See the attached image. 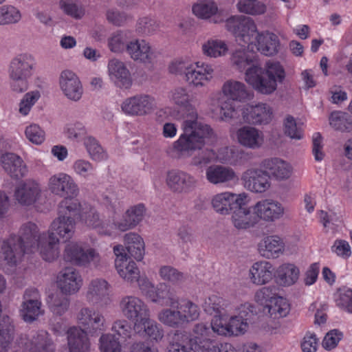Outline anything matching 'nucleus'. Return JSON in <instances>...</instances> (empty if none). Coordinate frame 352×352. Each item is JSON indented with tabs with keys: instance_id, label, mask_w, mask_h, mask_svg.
I'll use <instances>...</instances> for the list:
<instances>
[{
	"instance_id": "f257e3e1",
	"label": "nucleus",
	"mask_w": 352,
	"mask_h": 352,
	"mask_svg": "<svg viewBox=\"0 0 352 352\" xmlns=\"http://www.w3.org/2000/svg\"><path fill=\"white\" fill-rule=\"evenodd\" d=\"M169 101L174 107L164 109V113L173 120L184 118L182 124L183 133L174 142L173 148L179 152L201 149L210 140L215 138L212 128L198 120L197 110L192 104V98L186 87H177L168 93Z\"/></svg>"
},
{
	"instance_id": "f03ea898",
	"label": "nucleus",
	"mask_w": 352,
	"mask_h": 352,
	"mask_svg": "<svg viewBox=\"0 0 352 352\" xmlns=\"http://www.w3.org/2000/svg\"><path fill=\"white\" fill-rule=\"evenodd\" d=\"M231 65L244 72V81L257 93L272 95L286 78L285 68L278 60H268L262 67L256 56L244 48L234 50L230 56Z\"/></svg>"
},
{
	"instance_id": "7ed1b4c3",
	"label": "nucleus",
	"mask_w": 352,
	"mask_h": 352,
	"mask_svg": "<svg viewBox=\"0 0 352 352\" xmlns=\"http://www.w3.org/2000/svg\"><path fill=\"white\" fill-rule=\"evenodd\" d=\"M168 70L173 75H183L188 85L195 88L206 86L214 77V69L211 64L192 61L187 57L172 60L168 65Z\"/></svg>"
},
{
	"instance_id": "20e7f679",
	"label": "nucleus",
	"mask_w": 352,
	"mask_h": 352,
	"mask_svg": "<svg viewBox=\"0 0 352 352\" xmlns=\"http://www.w3.org/2000/svg\"><path fill=\"white\" fill-rule=\"evenodd\" d=\"M220 94L224 100L219 101V119L229 122L237 118V108L234 102L245 103L252 98L253 95L242 81L229 78L220 88Z\"/></svg>"
},
{
	"instance_id": "39448f33",
	"label": "nucleus",
	"mask_w": 352,
	"mask_h": 352,
	"mask_svg": "<svg viewBox=\"0 0 352 352\" xmlns=\"http://www.w3.org/2000/svg\"><path fill=\"white\" fill-rule=\"evenodd\" d=\"M76 231V221L74 219L69 215L59 214L54 219L46 232L47 236H43L44 239H47L48 249H43V252L48 258H51L52 261L56 259L59 255V243L60 239L63 241H69L74 235Z\"/></svg>"
},
{
	"instance_id": "423d86ee",
	"label": "nucleus",
	"mask_w": 352,
	"mask_h": 352,
	"mask_svg": "<svg viewBox=\"0 0 352 352\" xmlns=\"http://www.w3.org/2000/svg\"><path fill=\"white\" fill-rule=\"evenodd\" d=\"M226 28L235 37L239 45H254L261 32L254 21L250 17L241 15L232 16L226 21Z\"/></svg>"
},
{
	"instance_id": "0eeeda50",
	"label": "nucleus",
	"mask_w": 352,
	"mask_h": 352,
	"mask_svg": "<svg viewBox=\"0 0 352 352\" xmlns=\"http://www.w3.org/2000/svg\"><path fill=\"white\" fill-rule=\"evenodd\" d=\"M44 236H47L46 232L41 233L34 223L27 222L21 226L17 236L27 253L38 250L42 258L45 261L50 262L52 261L51 258H48V256L43 252V249H48V241L47 239H43Z\"/></svg>"
},
{
	"instance_id": "6e6552de",
	"label": "nucleus",
	"mask_w": 352,
	"mask_h": 352,
	"mask_svg": "<svg viewBox=\"0 0 352 352\" xmlns=\"http://www.w3.org/2000/svg\"><path fill=\"white\" fill-rule=\"evenodd\" d=\"M63 259L78 267H87L91 264L98 267L100 263V256L94 248L85 249L80 243L69 241L65 246Z\"/></svg>"
},
{
	"instance_id": "1a4fd4ad",
	"label": "nucleus",
	"mask_w": 352,
	"mask_h": 352,
	"mask_svg": "<svg viewBox=\"0 0 352 352\" xmlns=\"http://www.w3.org/2000/svg\"><path fill=\"white\" fill-rule=\"evenodd\" d=\"M156 106L153 96L138 94L126 98L120 104L122 112L129 116H144L151 113Z\"/></svg>"
},
{
	"instance_id": "9d476101",
	"label": "nucleus",
	"mask_w": 352,
	"mask_h": 352,
	"mask_svg": "<svg viewBox=\"0 0 352 352\" xmlns=\"http://www.w3.org/2000/svg\"><path fill=\"white\" fill-rule=\"evenodd\" d=\"M107 74L109 81L122 90L130 89L133 85L131 73L126 63L117 58L108 60Z\"/></svg>"
},
{
	"instance_id": "9b49d317",
	"label": "nucleus",
	"mask_w": 352,
	"mask_h": 352,
	"mask_svg": "<svg viewBox=\"0 0 352 352\" xmlns=\"http://www.w3.org/2000/svg\"><path fill=\"white\" fill-rule=\"evenodd\" d=\"M58 86L64 97L72 102L82 98L84 89L78 76L71 69L63 70L58 76Z\"/></svg>"
},
{
	"instance_id": "f8f14e48",
	"label": "nucleus",
	"mask_w": 352,
	"mask_h": 352,
	"mask_svg": "<svg viewBox=\"0 0 352 352\" xmlns=\"http://www.w3.org/2000/svg\"><path fill=\"white\" fill-rule=\"evenodd\" d=\"M17 344L22 345L30 352H54L53 342L46 331H32L28 334L21 335Z\"/></svg>"
},
{
	"instance_id": "ddd939ff",
	"label": "nucleus",
	"mask_w": 352,
	"mask_h": 352,
	"mask_svg": "<svg viewBox=\"0 0 352 352\" xmlns=\"http://www.w3.org/2000/svg\"><path fill=\"white\" fill-rule=\"evenodd\" d=\"M111 285L104 278L91 279L86 288L85 298L87 301L94 305L104 307L111 303Z\"/></svg>"
},
{
	"instance_id": "4468645a",
	"label": "nucleus",
	"mask_w": 352,
	"mask_h": 352,
	"mask_svg": "<svg viewBox=\"0 0 352 352\" xmlns=\"http://www.w3.org/2000/svg\"><path fill=\"white\" fill-rule=\"evenodd\" d=\"M113 250L116 256L115 267L120 276L129 283L137 282L140 277V270L136 263L129 258L124 246L117 245Z\"/></svg>"
},
{
	"instance_id": "2eb2a0df",
	"label": "nucleus",
	"mask_w": 352,
	"mask_h": 352,
	"mask_svg": "<svg viewBox=\"0 0 352 352\" xmlns=\"http://www.w3.org/2000/svg\"><path fill=\"white\" fill-rule=\"evenodd\" d=\"M120 309L122 315L129 320L139 324L150 316L147 305L140 298L134 296H126L120 302Z\"/></svg>"
},
{
	"instance_id": "dca6fc26",
	"label": "nucleus",
	"mask_w": 352,
	"mask_h": 352,
	"mask_svg": "<svg viewBox=\"0 0 352 352\" xmlns=\"http://www.w3.org/2000/svg\"><path fill=\"white\" fill-rule=\"evenodd\" d=\"M126 54L135 62L144 65L153 63L157 56L156 50L147 40L134 38L127 43Z\"/></svg>"
},
{
	"instance_id": "f3484780",
	"label": "nucleus",
	"mask_w": 352,
	"mask_h": 352,
	"mask_svg": "<svg viewBox=\"0 0 352 352\" xmlns=\"http://www.w3.org/2000/svg\"><path fill=\"white\" fill-rule=\"evenodd\" d=\"M76 319L84 330L91 336L104 331L107 328L106 319L98 311L89 307H82L78 311Z\"/></svg>"
},
{
	"instance_id": "a211bd4d",
	"label": "nucleus",
	"mask_w": 352,
	"mask_h": 352,
	"mask_svg": "<svg viewBox=\"0 0 352 352\" xmlns=\"http://www.w3.org/2000/svg\"><path fill=\"white\" fill-rule=\"evenodd\" d=\"M41 295L36 289H26L23 295L21 314L23 319L32 322L43 315Z\"/></svg>"
},
{
	"instance_id": "6ab92c4d",
	"label": "nucleus",
	"mask_w": 352,
	"mask_h": 352,
	"mask_svg": "<svg viewBox=\"0 0 352 352\" xmlns=\"http://www.w3.org/2000/svg\"><path fill=\"white\" fill-rule=\"evenodd\" d=\"M252 210L258 217V222L259 220H263L272 223L281 219L285 214V208L283 204L272 199L258 201L252 206Z\"/></svg>"
},
{
	"instance_id": "aec40b11",
	"label": "nucleus",
	"mask_w": 352,
	"mask_h": 352,
	"mask_svg": "<svg viewBox=\"0 0 352 352\" xmlns=\"http://www.w3.org/2000/svg\"><path fill=\"white\" fill-rule=\"evenodd\" d=\"M241 116L245 122L252 124H267L273 118L272 107L263 102L255 105L247 104L241 109Z\"/></svg>"
},
{
	"instance_id": "412c9836",
	"label": "nucleus",
	"mask_w": 352,
	"mask_h": 352,
	"mask_svg": "<svg viewBox=\"0 0 352 352\" xmlns=\"http://www.w3.org/2000/svg\"><path fill=\"white\" fill-rule=\"evenodd\" d=\"M248 196L245 195V197L236 205V208L230 214L233 226L239 230L248 229L258 223V217L252 210V208L248 206Z\"/></svg>"
},
{
	"instance_id": "4be33fe9",
	"label": "nucleus",
	"mask_w": 352,
	"mask_h": 352,
	"mask_svg": "<svg viewBox=\"0 0 352 352\" xmlns=\"http://www.w3.org/2000/svg\"><path fill=\"white\" fill-rule=\"evenodd\" d=\"M166 183L174 192L188 193L197 186V179L188 173L172 170L167 173Z\"/></svg>"
},
{
	"instance_id": "5701e85b",
	"label": "nucleus",
	"mask_w": 352,
	"mask_h": 352,
	"mask_svg": "<svg viewBox=\"0 0 352 352\" xmlns=\"http://www.w3.org/2000/svg\"><path fill=\"white\" fill-rule=\"evenodd\" d=\"M82 278L76 269L72 267L63 268L58 274L57 286L65 295L77 293L82 286Z\"/></svg>"
},
{
	"instance_id": "b1692460",
	"label": "nucleus",
	"mask_w": 352,
	"mask_h": 352,
	"mask_svg": "<svg viewBox=\"0 0 352 352\" xmlns=\"http://www.w3.org/2000/svg\"><path fill=\"white\" fill-rule=\"evenodd\" d=\"M79 215L82 222L89 227L96 229L99 234L111 236L113 234L115 223H110L103 221L94 207L85 205L80 210Z\"/></svg>"
},
{
	"instance_id": "393cba45",
	"label": "nucleus",
	"mask_w": 352,
	"mask_h": 352,
	"mask_svg": "<svg viewBox=\"0 0 352 352\" xmlns=\"http://www.w3.org/2000/svg\"><path fill=\"white\" fill-rule=\"evenodd\" d=\"M48 188L52 193L61 197H74L78 192L77 185L69 175L64 173L52 175L49 179Z\"/></svg>"
},
{
	"instance_id": "a878e982",
	"label": "nucleus",
	"mask_w": 352,
	"mask_h": 352,
	"mask_svg": "<svg viewBox=\"0 0 352 352\" xmlns=\"http://www.w3.org/2000/svg\"><path fill=\"white\" fill-rule=\"evenodd\" d=\"M245 186L252 192H264L270 187V177L264 168H249L242 176Z\"/></svg>"
},
{
	"instance_id": "bb28decb",
	"label": "nucleus",
	"mask_w": 352,
	"mask_h": 352,
	"mask_svg": "<svg viewBox=\"0 0 352 352\" xmlns=\"http://www.w3.org/2000/svg\"><path fill=\"white\" fill-rule=\"evenodd\" d=\"M192 14L199 19L210 21L214 23L223 21L222 12L212 0H199L192 6Z\"/></svg>"
},
{
	"instance_id": "cd10ccee",
	"label": "nucleus",
	"mask_w": 352,
	"mask_h": 352,
	"mask_svg": "<svg viewBox=\"0 0 352 352\" xmlns=\"http://www.w3.org/2000/svg\"><path fill=\"white\" fill-rule=\"evenodd\" d=\"M261 167L264 168L270 179L277 181H284L289 179L293 171L292 166L286 161L278 157L265 159L261 163Z\"/></svg>"
},
{
	"instance_id": "c85d7f7f",
	"label": "nucleus",
	"mask_w": 352,
	"mask_h": 352,
	"mask_svg": "<svg viewBox=\"0 0 352 352\" xmlns=\"http://www.w3.org/2000/svg\"><path fill=\"white\" fill-rule=\"evenodd\" d=\"M245 193L235 194L223 192L214 195L211 199V205L214 210L221 215L230 214L236 208L237 204L245 197Z\"/></svg>"
},
{
	"instance_id": "c756f323",
	"label": "nucleus",
	"mask_w": 352,
	"mask_h": 352,
	"mask_svg": "<svg viewBox=\"0 0 352 352\" xmlns=\"http://www.w3.org/2000/svg\"><path fill=\"white\" fill-rule=\"evenodd\" d=\"M1 251L4 261L10 266L16 265L21 256L27 253L17 235L15 234H11L3 241Z\"/></svg>"
},
{
	"instance_id": "7c9ffc66",
	"label": "nucleus",
	"mask_w": 352,
	"mask_h": 352,
	"mask_svg": "<svg viewBox=\"0 0 352 352\" xmlns=\"http://www.w3.org/2000/svg\"><path fill=\"white\" fill-rule=\"evenodd\" d=\"M34 56L28 53H23L14 57L10 63L8 74L31 78L35 69Z\"/></svg>"
},
{
	"instance_id": "2f4dec72",
	"label": "nucleus",
	"mask_w": 352,
	"mask_h": 352,
	"mask_svg": "<svg viewBox=\"0 0 352 352\" xmlns=\"http://www.w3.org/2000/svg\"><path fill=\"white\" fill-rule=\"evenodd\" d=\"M146 210L144 204L142 203L131 206L125 212L122 219L115 222V229L125 232L134 228L143 220Z\"/></svg>"
},
{
	"instance_id": "473e14b6",
	"label": "nucleus",
	"mask_w": 352,
	"mask_h": 352,
	"mask_svg": "<svg viewBox=\"0 0 352 352\" xmlns=\"http://www.w3.org/2000/svg\"><path fill=\"white\" fill-rule=\"evenodd\" d=\"M231 135L233 138H236L240 144L250 148H258L264 142L263 133L250 126H242L235 132L234 135L232 133Z\"/></svg>"
},
{
	"instance_id": "72a5a7b5",
	"label": "nucleus",
	"mask_w": 352,
	"mask_h": 352,
	"mask_svg": "<svg viewBox=\"0 0 352 352\" xmlns=\"http://www.w3.org/2000/svg\"><path fill=\"white\" fill-rule=\"evenodd\" d=\"M41 192L38 183L33 180H26L17 186L14 196L21 205L30 206L38 199Z\"/></svg>"
},
{
	"instance_id": "f704fd0d",
	"label": "nucleus",
	"mask_w": 352,
	"mask_h": 352,
	"mask_svg": "<svg viewBox=\"0 0 352 352\" xmlns=\"http://www.w3.org/2000/svg\"><path fill=\"white\" fill-rule=\"evenodd\" d=\"M87 332L79 327H72L67 331V345L69 352H89L91 342Z\"/></svg>"
},
{
	"instance_id": "c9c22d12",
	"label": "nucleus",
	"mask_w": 352,
	"mask_h": 352,
	"mask_svg": "<svg viewBox=\"0 0 352 352\" xmlns=\"http://www.w3.org/2000/svg\"><path fill=\"white\" fill-rule=\"evenodd\" d=\"M201 50L206 58L217 59L227 56L230 52V47L226 40L211 37L202 43Z\"/></svg>"
},
{
	"instance_id": "e433bc0d",
	"label": "nucleus",
	"mask_w": 352,
	"mask_h": 352,
	"mask_svg": "<svg viewBox=\"0 0 352 352\" xmlns=\"http://www.w3.org/2000/svg\"><path fill=\"white\" fill-rule=\"evenodd\" d=\"M273 272V265L270 262H256L249 270V278L254 285H265L272 280Z\"/></svg>"
},
{
	"instance_id": "4c0bfd02",
	"label": "nucleus",
	"mask_w": 352,
	"mask_h": 352,
	"mask_svg": "<svg viewBox=\"0 0 352 352\" xmlns=\"http://www.w3.org/2000/svg\"><path fill=\"white\" fill-rule=\"evenodd\" d=\"M189 340L195 349L205 351L212 344V332L206 324L197 323L192 329V335L189 337Z\"/></svg>"
},
{
	"instance_id": "58836bf2",
	"label": "nucleus",
	"mask_w": 352,
	"mask_h": 352,
	"mask_svg": "<svg viewBox=\"0 0 352 352\" xmlns=\"http://www.w3.org/2000/svg\"><path fill=\"white\" fill-rule=\"evenodd\" d=\"M1 162L4 170L14 179L23 177L27 173V168L19 155H1Z\"/></svg>"
},
{
	"instance_id": "ea45409f",
	"label": "nucleus",
	"mask_w": 352,
	"mask_h": 352,
	"mask_svg": "<svg viewBox=\"0 0 352 352\" xmlns=\"http://www.w3.org/2000/svg\"><path fill=\"white\" fill-rule=\"evenodd\" d=\"M235 177V173L232 168L221 165L210 166L206 170V179L214 185L230 182Z\"/></svg>"
},
{
	"instance_id": "a19ab883",
	"label": "nucleus",
	"mask_w": 352,
	"mask_h": 352,
	"mask_svg": "<svg viewBox=\"0 0 352 352\" xmlns=\"http://www.w3.org/2000/svg\"><path fill=\"white\" fill-rule=\"evenodd\" d=\"M284 249L283 240L278 236L264 238L258 245L260 254L267 258H277Z\"/></svg>"
},
{
	"instance_id": "79ce46f5",
	"label": "nucleus",
	"mask_w": 352,
	"mask_h": 352,
	"mask_svg": "<svg viewBox=\"0 0 352 352\" xmlns=\"http://www.w3.org/2000/svg\"><path fill=\"white\" fill-rule=\"evenodd\" d=\"M255 46L261 54L265 56H273L279 50L280 41L276 34L263 32L258 36Z\"/></svg>"
},
{
	"instance_id": "37998d69",
	"label": "nucleus",
	"mask_w": 352,
	"mask_h": 352,
	"mask_svg": "<svg viewBox=\"0 0 352 352\" xmlns=\"http://www.w3.org/2000/svg\"><path fill=\"white\" fill-rule=\"evenodd\" d=\"M149 300L155 303L174 307L178 302V298L170 286L160 283L155 287L150 294Z\"/></svg>"
},
{
	"instance_id": "c03bdc74",
	"label": "nucleus",
	"mask_w": 352,
	"mask_h": 352,
	"mask_svg": "<svg viewBox=\"0 0 352 352\" xmlns=\"http://www.w3.org/2000/svg\"><path fill=\"white\" fill-rule=\"evenodd\" d=\"M205 312L210 315L227 316L231 310V305L228 300L217 295H212L207 298L203 304Z\"/></svg>"
},
{
	"instance_id": "a18cd8bd",
	"label": "nucleus",
	"mask_w": 352,
	"mask_h": 352,
	"mask_svg": "<svg viewBox=\"0 0 352 352\" xmlns=\"http://www.w3.org/2000/svg\"><path fill=\"white\" fill-rule=\"evenodd\" d=\"M126 253L137 261H141L144 254V243L142 238L136 233L129 232L124 236Z\"/></svg>"
},
{
	"instance_id": "49530a36",
	"label": "nucleus",
	"mask_w": 352,
	"mask_h": 352,
	"mask_svg": "<svg viewBox=\"0 0 352 352\" xmlns=\"http://www.w3.org/2000/svg\"><path fill=\"white\" fill-rule=\"evenodd\" d=\"M276 274L280 285L289 287L295 284L298 280L300 270L294 263H285L278 267Z\"/></svg>"
},
{
	"instance_id": "de8ad7c7",
	"label": "nucleus",
	"mask_w": 352,
	"mask_h": 352,
	"mask_svg": "<svg viewBox=\"0 0 352 352\" xmlns=\"http://www.w3.org/2000/svg\"><path fill=\"white\" fill-rule=\"evenodd\" d=\"M14 327L8 316L0 318V352H8L12 346Z\"/></svg>"
},
{
	"instance_id": "09e8293b",
	"label": "nucleus",
	"mask_w": 352,
	"mask_h": 352,
	"mask_svg": "<svg viewBox=\"0 0 352 352\" xmlns=\"http://www.w3.org/2000/svg\"><path fill=\"white\" fill-rule=\"evenodd\" d=\"M194 345L189 340L188 335L185 332L176 331L171 336L167 352H195Z\"/></svg>"
},
{
	"instance_id": "8fccbe9b",
	"label": "nucleus",
	"mask_w": 352,
	"mask_h": 352,
	"mask_svg": "<svg viewBox=\"0 0 352 352\" xmlns=\"http://www.w3.org/2000/svg\"><path fill=\"white\" fill-rule=\"evenodd\" d=\"M62 292H54L47 298V304L50 310L55 315L63 316L69 307L70 300Z\"/></svg>"
},
{
	"instance_id": "3c124183",
	"label": "nucleus",
	"mask_w": 352,
	"mask_h": 352,
	"mask_svg": "<svg viewBox=\"0 0 352 352\" xmlns=\"http://www.w3.org/2000/svg\"><path fill=\"white\" fill-rule=\"evenodd\" d=\"M181 317L177 305L162 309L157 315V319L162 324L173 328H179L184 325Z\"/></svg>"
},
{
	"instance_id": "603ef678",
	"label": "nucleus",
	"mask_w": 352,
	"mask_h": 352,
	"mask_svg": "<svg viewBox=\"0 0 352 352\" xmlns=\"http://www.w3.org/2000/svg\"><path fill=\"white\" fill-rule=\"evenodd\" d=\"M329 122L336 131L349 132L352 130V117L346 112L333 111L329 117Z\"/></svg>"
},
{
	"instance_id": "864d4df0",
	"label": "nucleus",
	"mask_w": 352,
	"mask_h": 352,
	"mask_svg": "<svg viewBox=\"0 0 352 352\" xmlns=\"http://www.w3.org/2000/svg\"><path fill=\"white\" fill-rule=\"evenodd\" d=\"M128 32L125 30H118L111 33L107 38L109 50L115 54L126 52Z\"/></svg>"
},
{
	"instance_id": "5fc2aeb1",
	"label": "nucleus",
	"mask_w": 352,
	"mask_h": 352,
	"mask_svg": "<svg viewBox=\"0 0 352 352\" xmlns=\"http://www.w3.org/2000/svg\"><path fill=\"white\" fill-rule=\"evenodd\" d=\"M21 10L11 4H2L0 6V26L14 25L21 21Z\"/></svg>"
},
{
	"instance_id": "6e6d98bb",
	"label": "nucleus",
	"mask_w": 352,
	"mask_h": 352,
	"mask_svg": "<svg viewBox=\"0 0 352 352\" xmlns=\"http://www.w3.org/2000/svg\"><path fill=\"white\" fill-rule=\"evenodd\" d=\"M176 305L184 325L198 319L200 310L195 303L185 299L182 300L180 302L178 300V302Z\"/></svg>"
},
{
	"instance_id": "4d7b16f0",
	"label": "nucleus",
	"mask_w": 352,
	"mask_h": 352,
	"mask_svg": "<svg viewBox=\"0 0 352 352\" xmlns=\"http://www.w3.org/2000/svg\"><path fill=\"white\" fill-rule=\"evenodd\" d=\"M41 97V91L34 89L25 94L18 104V112L22 116H27L32 107Z\"/></svg>"
},
{
	"instance_id": "13d9d810",
	"label": "nucleus",
	"mask_w": 352,
	"mask_h": 352,
	"mask_svg": "<svg viewBox=\"0 0 352 352\" xmlns=\"http://www.w3.org/2000/svg\"><path fill=\"white\" fill-rule=\"evenodd\" d=\"M239 12L249 15H261L266 12V5L258 0H240L236 4Z\"/></svg>"
},
{
	"instance_id": "bf43d9fd",
	"label": "nucleus",
	"mask_w": 352,
	"mask_h": 352,
	"mask_svg": "<svg viewBox=\"0 0 352 352\" xmlns=\"http://www.w3.org/2000/svg\"><path fill=\"white\" fill-rule=\"evenodd\" d=\"M159 274L163 280L173 285H179L187 278L186 274L170 265L162 266L159 270Z\"/></svg>"
},
{
	"instance_id": "052dcab7",
	"label": "nucleus",
	"mask_w": 352,
	"mask_h": 352,
	"mask_svg": "<svg viewBox=\"0 0 352 352\" xmlns=\"http://www.w3.org/2000/svg\"><path fill=\"white\" fill-rule=\"evenodd\" d=\"M267 312L274 318L285 317L289 312V305L287 300L281 297L277 296L274 301L267 307Z\"/></svg>"
},
{
	"instance_id": "680f3d73",
	"label": "nucleus",
	"mask_w": 352,
	"mask_h": 352,
	"mask_svg": "<svg viewBox=\"0 0 352 352\" xmlns=\"http://www.w3.org/2000/svg\"><path fill=\"white\" fill-rule=\"evenodd\" d=\"M24 133L27 140L35 145H41L45 140V131L37 124L32 123L27 126Z\"/></svg>"
},
{
	"instance_id": "e2e57ef3",
	"label": "nucleus",
	"mask_w": 352,
	"mask_h": 352,
	"mask_svg": "<svg viewBox=\"0 0 352 352\" xmlns=\"http://www.w3.org/2000/svg\"><path fill=\"white\" fill-rule=\"evenodd\" d=\"M63 133L68 140L78 141L86 135L87 129L83 123L75 122L66 124L63 128Z\"/></svg>"
},
{
	"instance_id": "0e129e2a",
	"label": "nucleus",
	"mask_w": 352,
	"mask_h": 352,
	"mask_svg": "<svg viewBox=\"0 0 352 352\" xmlns=\"http://www.w3.org/2000/svg\"><path fill=\"white\" fill-rule=\"evenodd\" d=\"M100 352H122V346L118 338L111 333L102 334L99 339Z\"/></svg>"
},
{
	"instance_id": "69168bd1",
	"label": "nucleus",
	"mask_w": 352,
	"mask_h": 352,
	"mask_svg": "<svg viewBox=\"0 0 352 352\" xmlns=\"http://www.w3.org/2000/svg\"><path fill=\"white\" fill-rule=\"evenodd\" d=\"M277 296V287L276 286H267L256 291L254 299L258 303L267 308L268 305L273 302Z\"/></svg>"
},
{
	"instance_id": "338daca9",
	"label": "nucleus",
	"mask_w": 352,
	"mask_h": 352,
	"mask_svg": "<svg viewBox=\"0 0 352 352\" xmlns=\"http://www.w3.org/2000/svg\"><path fill=\"white\" fill-rule=\"evenodd\" d=\"M144 326L145 333L153 340L155 341L161 340L164 336V331L157 322L150 318V316L146 317V320L139 323Z\"/></svg>"
},
{
	"instance_id": "774afa93",
	"label": "nucleus",
	"mask_w": 352,
	"mask_h": 352,
	"mask_svg": "<svg viewBox=\"0 0 352 352\" xmlns=\"http://www.w3.org/2000/svg\"><path fill=\"white\" fill-rule=\"evenodd\" d=\"M111 331L114 333L113 335H117L124 340L131 338L133 333L131 324L125 319H119L114 321L111 327Z\"/></svg>"
}]
</instances>
